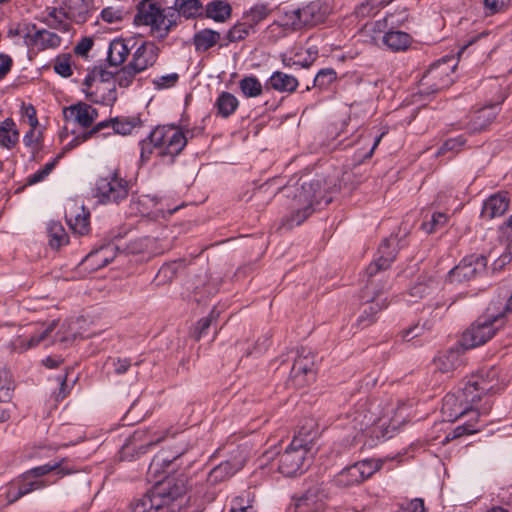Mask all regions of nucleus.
<instances>
[{"instance_id":"obj_1","label":"nucleus","mask_w":512,"mask_h":512,"mask_svg":"<svg viewBox=\"0 0 512 512\" xmlns=\"http://www.w3.org/2000/svg\"><path fill=\"white\" fill-rule=\"evenodd\" d=\"M321 185L318 180L302 184L289 185L282 189L287 198V209L289 213L284 218V224L288 228L300 225L314 212V205L320 194Z\"/></svg>"},{"instance_id":"obj_2","label":"nucleus","mask_w":512,"mask_h":512,"mask_svg":"<svg viewBox=\"0 0 512 512\" xmlns=\"http://www.w3.org/2000/svg\"><path fill=\"white\" fill-rule=\"evenodd\" d=\"M313 425V421H310L308 429L301 427L290 445L280 455L278 469L284 476H295L306 470L308 466L307 455L311 451L314 438L317 435Z\"/></svg>"},{"instance_id":"obj_3","label":"nucleus","mask_w":512,"mask_h":512,"mask_svg":"<svg viewBox=\"0 0 512 512\" xmlns=\"http://www.w3.org/2000/svg\"><path fill=\"white\" fill-rule=\"evenodd\" d=\"M187 144V136L175 125L158 126L140 141L141 159L146 160L156 150L159 155H178Z\"/></svg>"},{"instance_id":"obj_4","label":"nucleus","mask_w":512,"mask_h":512,"mask_svg":"<svg viewBox=\"0 0 512 512\" xmlns=\"http://www.w3.org/2000/svg\"><path fill=\"white\" fill-rule=\"evenodd\" d=\"M185 492L186 487L183 478L166 477L164 480H156V484L149 492L135 500L134 510L137 512L160 510L182 499Z\"/></svg>"},{"instance_id":"obj_5","label":"nucleus","mask_w":512,"mask_h":512,"mask_svg":"<svg viewBox=\"0 0 512 512\" xmlns=\"http://www.w3.org/2000/svg\"><path fill=\"white\" fill-rule=\"evenodd\" d=\"M496 371L490 370L483 374L472 375L458 395L459 408L456 417L463 416L469 411H473L478 401L488 393H494L498 390L496 385Z\"/></svg>"},{"instance_id":"obj_6","label":"nucleus","mask_w":512,"mask_h":512,"mask_svg":"<svg viewBox=\"0 0 512 512\" xmlns=\"http://www.w3.org/2000/svg\"><path fill=\"white\" fill-rule=\"evenodd\" d=\"M57 325L58 323L56 321H52L48 325L37 327L35 332L29 337H18L12 342V350L22 353L38 346L40 343H45V345L54 343L70 344L75 338L74 333L70 330V324L63 323L52 336Z\"/></svg>"},{"instance_id":"obj_7","label":"nucleus","mask_w":512,"mask_h":512,"mask_svg":"<svg viewBox=\"0 0 512 512\" xmlns=\"http://www.w3.org/2000/svg\"><path fill=\"white\" fill-rule=\"evenodd\" d=\"M133 22L136 26H150L151 31L157 37L164 38L176 25V15L170 11L164 13V10L153 0H141L137 4Z\"/></svg>"},{"instance_id":"obj_8","label":"nucleus","mask_w":512,"mask_h":512,"mask_svg":"<svg viewBox=\"0 0 512 512\" xmlns=\"http://www.w3.org/2000/svg\"><path fill=\"white\" fill-rule=\"evenodd\" d=\"M116 72L104 65L94 66L84 79L86 95L96 103L109 104L116 100L113 79Z\"/></svg>"},{"instance_id":"obj_9","label":"nucleus","mask_w":512,"mask_h":512,"mask_svg":"<svg viewBox=\"0 0 512 512\" xmlns=\"http://www.w3.org/2000/svg\"><path fill=\"white\" fill-rule=\"evenodd\" d=\"M492 312H495L493 301L487 309V315L479 318L463 333L460 345L464 349H472L483 345L494 336L497 330L494 324L503 316L492 317Z\"/></svg>"},{"instance_id":"obj_10","label":"nucleus","mask_w":512,"mask_h":512,"mask_svg":"<svg viewBox=\"0 0 512 512\" xmlns=\"http://www.w3.org/2000/svg\"><path fill=\"white\" fill-rule=\"evenodd\" d=\"M363 299L365 304L356 320V326L360 329L374 324L377 321L378 314L389 305L388 298L383 289H376L373 281L366 285Z\"/></svg>"},{"instance_id":"obj_11","label":"nucleus","mask_w":512,"mask_h":512,"mask_svg":"<svg viewBox=\"0 0 512 512\" xmlns=\"http://www.w3.org/2000/svg\"><path fill=\"white\" fill-rule=\"evenodd\" d=\"M92 192L99 203H118L125 199L128 194L127 182L119 178L116 172H112L106 176L100 177L96 181Z\"/></svg>"},{"instance_id":"obj_12","label":"nucleus","mask_w":512,"mask_h":512,"mask_svg":"<svg viewBox=\"0 0 512 512\" xmlns=\"http://www.w3.org/2000/svg\"><path fill=\"white\" fill-rule=\"evenodd\" d=\"M316 355L309 348L301 347L296 352L290 372V380L295 387L301 388L314 380Z\"/></svg>"},{"instance_id":"obj_13","label":"nucleus","mask_w":512,"mask_h":512,"mask_svg":"<svg viewBox=\"0 0 512 512\" xmlns=\"http://www.w3.org/2000/svg\"><path fill=\"white\" fill-rule=\"evenodd\" d=\"M382 464L378 460H363L347 468H344L336 476V483L342 487H350L362 483L371 477L381 468Z\"/></svg>"},{"instance_id":"obj_14","label":"nucleus","mask_w":512,"mask_h":512,"mask_svg":"<svg viewBox=\"0 0 512 512\" xmlns=\"http://www.w3.org/2000/svg\"><path fill=\"white\" fill-rule=\"evenodd\" d=\"M487 265V259L483 255H471L464 258L449 272L450 282H465L482 274Z\"/></svg>"},{"instance_id":"obj_15","label":"nucleus","mask_w":512,"mask_h":512,"mask_svg":"<svg viewBox=\"0 0 512 512\" xmlns=\"http://www.w3.org/2000/svg\"><path fill=\"white\" fill-rule=\"evenodd\" d=\"M397 238L390 236L385 239L378 249V258L372 261L366 268L369 277L376 276L380 271L386 270L396 257Z\"/></svg>"},{"instance_id":"obj_16","label":"nucleus","mask_w":512,"mask_h":512,"mask_svg":"<svg viewBox=\"0 0 512 512\" xmlns=\"http://www.w3.org/2000/svg\"><path fill=\"white\" fill-rule=\"evenodd\" d=\"M63 116L66 122L87 128L98 118V111L87 103L79 102L65 107L63 109Z\"/></svg>"},{"instance_id":"obj_17","label":"nucleus","mask_w":512,"mask_h":512,"mask_svg":"<svg viewBox=\"0 0 512 512\" xmlns=\"http://www.w3.org/2000/svg\"><path fill=\"white\" fill-rule=\"evenodd\" d=\"M119 246L114 243H108L95 250H92L81 262L84 270L89 272L96 271L109 264L115 257Z\"/></svg>"},{"instance_id":"obj_18","label":"nucleus","mask_w":512,"mask_h":512,"mask_svg":"<svg viewBox=\"0 0 512 512\" xmlns=\"http://www.w3.org/2000/svg\"><path fill=\"white\" fill-rule=\"evenodd\" d=\"M65 217L70 228L80 235H85L90 230V214L83 205L71 203L65 212Z\"/></svg>"},{"instance_id":"obj_19","label":"nucleus","mask_w":512,"mask_h":512,"mask_svg":"<svg viewBox=\"0 0 512 512\" xmlns=\"http://www.w3.org/2000/svg\"><path fill=\"white\" fill-rule=\"evenodd\" d=\"M128 57V44L124 38H115L110 42L107 52L108 70H113L118 74L125 73V68H120Z\"/></svg>"},{"instance_id":"obj_20","label":"nucleus","mask_w":512,"mask_h":512,"mask_svg":"<svg viewBox=\"0 0 512 512\" xmlns=\"http://www.w3.org/2000/svg\"><path fill=\"white\" fill-rule=\"evenodd\" d=\"M510 198L506 192H498L489 196L483 203L481 217L494 219L505 214L509 208Z\"/></svg>"},{"instance_id":"obj_21","label":"nucleus","mask_w":512,"mask_h":512,"mask_svg":"<svg viewBox=\"0 0 512 512\" xmlns=\"http://www.w3.org/2000/svg\"><path fill=\"white\" fill-rule=\"evenodd\" d=\"M156 47L153 43L144 42L134 52L133 60L130 62V73H139L153 65L156 61Z\"/></svg>"},{"instance_id":"obj_22","label":"nucleus","mask_w":512,"mask_h":512,"mask_svg":"<svg viewBox=\"0 0 512 512\" xmlns=\"http://www.w3.org/2000/svg\"><path fill=\"white\" fill-rule=\"evenodd\" d=\"M244 463L245 460L243 457L221 462L210 471L207 478L208 483L211 485H216L231 478L234 474L242 469Z\"/></svg>"},{"instance_id":"obj_23","label":"nucleus","mask_w":512,"mask_h":512,"mask_svg":"<svg viewBox=\"0 0 512 512\" xmlns=\"http://www.w3.org/2000/svg\"><path fill=\"white\" fill-rule=\"evenodd\" d=\"M109 126H112V130L115 134L123 136L128 134V127L126 123L120 122L119 119L116 117L110 120L101 121L97 123L94 127H92L90 130L82 133L81 135L76 136L71 142V145L77 146L92 138L94 135L98 134L100 131L108 128Z\"/></svg>"},{"instance_id":"obj_24","label":"nucleus","mask_w":512,"mask_h":512,"mask_svg":"<svg viewBox=\"0 0 512 512\" xmlns=\"http://www.w3.org/2000/svg\"><path fill=\"white\" fill-rule=\"evenodd\" d=\"M326 497L322 485H314L299 499L297 506L305 512H319L324 508Z\"/></svg>"},{"instance_id":"obj_25","label":"nucleus","mask_w":512,"mask_h":512,"mask_svg":"<svg viewBox=\"0 0 512 512\" xmlns=\"http://www.w3.org/2000/svg\"><path fill=\"white\" fill-rule=\"evenodd\" d=\"M61 38L54 32L48 30H35L34 32L28 31L25 35V43L38 50L47 48H56L60 45Z\"/></svg>"},{"instance_id":"obj_26","label":"nucleus","mask_w":512,"mask_h":512,"mask_svg":"<svg viewBox=\"0 0 512 512\" xmlns=\"http://www.w3.org/2000/svg\"><path fill=\"white\" fill-rule=\"evenodd\" d=\"M267 85L278 92L292 93L297 89L299 82L293 75L275 71L270 76Z\"/></svg>"},{"instance_id":"obj_27","label":"nucleus","mask_w":512,"mask_h":512,"mask_svg":"<svg viewBox=\"0 0 512 512\" xmlns=\"http://www.w3.org/2000/svg\"><path fill=\"white\" fill-rule=\"evenodd\" d=\"M20 133L12 118L0 122V145L8 150L13 149L19 142Z\"/></svg>"},{"instance_id":"obj_28","label":"nucleus","mask_w":512,"mask_h":512,"mask_svg":"<svg viewBox=\"0 0 512 512\" xmlns=\"http://www.w3.org/2000/svg\"><path fill=\"white\" fill-rule=\"evenodd\" d=\"M383 43L393 52L405 51L412 43V37L403 31L389 30L383 36Z\"/></svg>"},{"instance_id":"obj_29","label":"nucleus","mask_w":512,"mask_h":512,"mask_svg":"<svg viewBox=\"0 0 512 512\" xmlns=\"http://www.w3.org/2000/svg\"><path fill=\"white\" fill-rule=\"evenodd\" d=\"M92 0H64L65 17L83 22L91 9Z\"/></svg>"},{"instance_id":"obj_30","label":"nucleus","mask_w":512,"mask_h":512,"mask_svg":"<svg viewBox=\"0 0 512 512\" xmlns=\"http://www.w3.org/2000/svg\"><path fill=\"white\" fill-rule=\"evenodd\" d=\"M328 7L319 1L311 2L302 8V20L306 26H313L325 20Z\"/></svg>"},{"instance_id":"obj_31","label":"nucleus","mask_w":512,"mask_h":512,"mask_svg":"<svg viewBox=\"0 0 512 512\" xmlns=\"http://www.w3.org/2000/svg\"><path fill=\"white\" fill-rule=\"evenodd\" d=\"M460 363V352L458 348H450L440 352L434 358L435 369L447 373L455 369Z\"/></svg>"},{"instance_id":"obj_32","label":"nucleus","mask_w":512,"mask_h":512,"mask_svg":"<svg viewBox=\"0 0 512 512\" xmlns=\"http://www.w3.org/2000/svg\"><path fill=\"white\" fill-rule=\"evenodd\" d=\"M64 462H66L65 458H62L60 461H56L53 463H47L38 467H34L27 471L34 479H39L40 477L49 474L52 471H56L60 478L77 472L74 468H69L64 466Z\"/></svg>"},{"instance_id":"obj_33","label":"nucleus","mask_w":512,"mask_h":512,"mask_svg":"<svg viewBox=\"0 0 512 512\" xmlns=\"http://www.w3.org/2000/svg\"><path fill=\"white\" fill-rule=\"evenodd\" d=\"M220 33L212 29H202L193 36V44L197 52H205L220 41Z\"/></svg>"},{"instance_id":"obj_34","label":"nucleus","mask_w":512,"mask_h":512,"mask_svg":"<svg viewBox=\"0 0 512 512\" xmlns=\"http://www.w3.org/2000/svg\"><path fill=\"white\" fill-rule=\"evenodd\" d=\"M498 113L497 105H489L480 109L474 116L470 129L479 132L487 128L496 118Z\"/></svg>"},{"instance_id":"obj_35","label":"nucleus","mask_w":512,"mask_h":512,"mask_svg":"<svg viewBox=\"0 0 512 512\" xmlns=\"http://www.w3.org/2000/svg\"><path fill=\"white\" fill-rule=\"evenodd\" d=\"M175 15L183 16L187 19L202 15L203 5L200 0H175Z\"/></svg>"},{"instance_id":"obj_36","label":"nucleus","mask_w":512,"mask_h":512,"mask_svg":"<svg viewBox=\"0 0 512 512\" xmlns=\"http://www.w3.org/2000/svg\"><path fill=\"white\" fill-rule=\"evenodd\" d=\"M238 99L229 92H222L216 99L214 107L217 110V115L227 118L232 115L238 108Z\"/></svg>"},{"instance_id":"obj_37","label":"nucleus","mask_w":512,"mask_h":512,"mask_svg":"<svg viewBox=\"0 0 512 512\" xmlns=\"http://www.w3.org/2000/svg\"><path fill=\"white\" fill-rule=\"evenodd\" d=\"M179 454L174 455L172 457L167 455L166 451H161L157 453L152 459L148 473L157 477L160 473H165L166 469L173 463L174 460L178 458Z\"/></svg>"},{"instance_id":"obj_38","label":"nucleus","mask_w":512,"mask_h":512,"mask_svg":"<svg viewBox=\"0 0 512 512\" xmlns=\"http://www.w3.org/2000/svg\"><path fill=\"white\" fill-rule=\"evenodd\" d=\"M205 13L208 18L224 22L231 15V6L224 1H213L206 6Z\"/></svg>"},{"instance_id":"obj_39","label":"nucleus","mask_w":512,"mask_h":512,"mask_svg":"<svg viewBox=\"0 0 512 512\" xmlns=\"http://www.w3.org/2000/svg\"><path fill=\"white\" fill-rule=\"evenodd\" d=\"M448 70H449V68L446 67L445 63L438 64L429 70L428 75L425 78L441 80V82L433 84V91H439V90L446 88L450 85V83L452 82V79L448 74Z\"/></svg>"},{"instance_id":"obj_40","label":"nucleus","mask_w":512,"mask_h":512,"mask_svg":"<svg viewBox=\"0 0 512 512\" xmlns=\"http://www.w3.org/2000/svg\"><path fill=\"white\" fill-rule=\"evenodd\" d=\"M253 502L254 495L249 491H244L232 499L229 512H255Z\"/></svg>"},{"instance_id":"obj_41","label":"nucleus","mask_w":512,"mask_h":512,"mask_svg":"<svg viewBox=\"0 0 512 512\" xmlns=\"http://www.w3.org/2000/svg\"><path fill=\"white\" fill-rule=\"evenodd\" d=\"M239 88L247 98H255L262 94L263 86L255 76L244 77L239 81Z\"/></svg>"},{"instance_id":"obj_42","label":"nucleus","mask_w":512,"mask_h":512,"mask_svg":"<svg viewBox=\"0 0 512 512\" xmlns=\"http://www.w3.org/2000/svg\"><path fill=\"white\" fill-rule=\"evenodd\" d=\"M493 306L495 312H492V317L505 316L512 312V292H500L497 298L493 299Z\"/></svg>"},{"instance_id":"obj_43","label":"nucleus","mask_w":512,"mask_h":512,"mask_svg":"<svg viewBox=\"0 0 512 512\" xmlns=\"http://www.w3.org/2000/svg\"><path fill=\"white\" fill-rule=\"evenodd\" d=\"M49 243L53 248H59L68 241L63 226L58 222H51L48 226Z\"/></svg>"},{"instance_id":"obj_44","label":"nucleus","mask_w":512,"mask_h":512,"mask_svg":"<svg viewBox=\"0 0 512 512\" xmlns=\"http://www.w3.org/2000/svg\"><path fill=\"white\" fill-rule=\"evenodd\" d=\"M16 480L20 486V490L23 492V495H27L28 493L47 486V483L44 480L34 479L28 472L23 473Z\"/></svg>"},{"instance_id":"obj_45","label":"nucleus","mask_w":512,"mask_h":512,"mask_svg":"<svg viewBox=\"0 0 512 512\" xmlns=\"http://www.w3.org/2000/svg\"><path fill=\"white\" fill-rule=\"evenodd\" d=\"M270 7L268 2H261L253 7L250 8L247 16L249 19H247V22L252 24L254 27L256 24L267 18V16L270 14Z\"/></svg>"},{"instance_id":"obj_46","label":"nucleus","mask_w":512,"mask_h":512,"mask_svg":"<svg viewBox=\"0 0 512 512\" xmlns=\"http://www.w3.org/2000/svg\"><path fill=\"white\" fill-rule=\"evenodd\" d=\"M254 27L249 22L235 24L227 33V38L230 42H236L245 39Z\"/></svg>"},{"instance_id":"obj_47","label":"nucleus","mask_w":512,"mask_h":512,"mask_svg":"<svg viewBox=\"0 0 512 512\" xmlns=\"http://www.w3.org/2000/svg\"><path fill=\"white\" fill-rule=\"evenodd\" d=\"M375 422L372 415H368L363 411H357L351 419V426L357 432H363Z\"/></svg>"},{"instance_id":"obj_48","label":"nucleus","mask_w":512,"mask_h":512,"mask_svg":"<svg viewBox=\"0 0 512 512\" xmlns=\"http://www.w3.org/2000/svg\"><path fill=\"white\" fill-rule=\"evenodd\" d=\"M477 431H479V429L476 427L474 423H464L463 425L457 426L455 429H453L452 432L447 433L444 439L441 440V443L446 444L453 439L459 438L463 435L473 434Z\"/></svg>"},{"instance_id":"obj_49","label":"nucleus","mask_w":512,"mask_h":512,"mask_svg":"<svg viewBox=\"0 0 512 512\" xmlns=\"http://www.w3.org/2000/svg\"><path fill=\"white\" fill-rule=\"evenodd\" d=\"M12 381L10 372L5 369H0V402H6L11 398Z\"/></svg>"},{"instance_id":"obj_50","label":"nucleus","mask_w":512,"mask_h":512,"mask_svg":"<svg viewBox=\"0 0 512 512\" xmlns=\"http://www.w3.org/2000/svg\"><path fill=\"white\" fill-rule=\"evenodd\" d=\"M447 221L448 216L445 213L437 212L432 215L430 221H426L422 224V229L426 233L431 234L444 227Z\"/></svg>"},{"instance_id":"obj_51","label":"nucleus","mask_w":512,"mask_h":512,"mask_svg":"<svg viewBox=\"0 0 512 512\" xmlns=\"http://www.w3.org/2000/svg\"><path fill=\"white\" fill-rule=\"evenodd\" d=\"M336 77L337 74L334 69H321L314 78V86L325 89L336 80Z\"/></svg>"},{"instance_id":"obj_52","label":"nucleus","mask_w":512,"mask_h":512,"mask_svg":"<svg viewBox=\"0 0 512 512\" xmlns=\"http://www.w3.org/2000/svg\"><path fill=\"white\" fill-rule=\"evenodd\" d=\"M283 24L293 29H300L306 24L302 20V8L292 9L285 12Z\"/></svg>"},{"instance_id":"obj_53","label":"nucleus","mask_w":512,"mask_h":512,"mask_svg":"<svg viewBox=\"0 0 512 512\" xmlns=\"http://www.w3.org/2000/svg\"><path fill=\"white\" fill-rule=\"evenodd\" d=\"M54 71L62 77L71 76V56L68 54L58 56L54 62Z\"/></svg>"},{"instance_id":"obj_54","label":"nucleus","mask_w":512,"mask_h":512,"mask_svg":"<svg viewBox=\"0 0 512 512\" xmlns=\"http://www.w3.org/2000/svg\"><path fill=\"white\" fill-rule=\"evenodd\" d=\"M503 233L506 236V242H507V255H502L496 262L495 265H498L501 267L506 262L510 261V256L512 255V218L509 219L506 226L503 228Z\"/></svg>"},{"instance_id":"obj_55","label":"nucleus","mask_w":512,"mask_h":512,"mask_svg":"<svg viewBox=\"0 0 512 512\" xmlns=\"http://www.w3.org/2000/svg\"><path fill=\"white\" fill-rule=\"evenodd\" d=\"M20 114L23 122L27 123L30 127H38L39 121L37 119L36 109L32 104L22 103Z\"/></svg>"},{"instance_id":"obj_56","label":"nucleus","mask_w":512,"mask_h":512,"mask_svg":"<svg viewBox=\"0 0 512 512\" xmlns=\"http://www.w3.org/2000/svg\"><path fill=\"white\" fill-rule=\"evenodd\" d=\"M37 127H30V129L23 136V143L26 147L35 151L41 142V132L36 130Z\"/></svg>"},{"instance_id":"obj_57","label":"nucleus","mask_w":512,"mask_h":512,"mask_svg":"<svg viewBox=\"0 0 512 512\" xmlns=\"http://www.w3.org/2000/svg\"><path fill=\"white\" fill-rule=\"evenodd\" d=\"M54 167H55V162H49V163L45 164V166L42 169L38 170L37 172H35L27 177L26 184L34 185V184H37V183L43 181L52 172Z\"/></svg>"},{"instance_id":"obj_58","label":"nucleus","mask_w":512,"mask_h":512,"mask_svg":"<svg viewBox=\"0 0 512 512\" xmlns=\"http://www.w3.org/2000/svg\"><path fill=\"white\" fill-rule=\"evenodd\" d=\"M434 282L428 283H417L414 286H412L409 290V295L412 298V300H416L417 298H422L425 295H428L432 288H433Z\"/></svg>"},{"instance_id":"obj_59","label":"nucleus","mask_w":512,"mask_h":512,"mask_svg":"<svg viewBox=\"0 0 512 512\" xmlns=\"http://www.w3.org/2000/svg\"><path fill=\"white\" fill-rule=\"evenodd\" d=\"M93 39L90 37L82 38L74 47V53L82 58H87L89 51L93 47Z\"/></svg>"},{"instance_id":"obj_60","label":"nucleus","mask_w":512,"mask_h":512,"mask_svg":"<svg viewBox=\"0 0 512 512\" xmlns=\"http://www.w3.org/2000/svg\"><path fill=\"white\" fill-rule=\"evenodd\" d=\"M101 16L102 19L108 23H116L124 18V13L119 9L108 7L102 10Z\"/></svg>"},{"instance_id":"obj_61","label":"nucleus","mask_w":512,"mask_h":512,"mask_svg":"<svg viewBox=\"0 0 512 512\" xmlns=\"http://www.w3.org/2000/svg\"><path fill=\"white\" fill-rule=\"evenodd\" d=\"M23 495V492L20 490V486L17 482V480L11 482L7 487L6 492V498L9 503H13L17 501L19 498H21Z\"/></svg>"},{"instance_id":"obj_62","label":"nucleus","mask_w":512,"mask_h":512,"mask_svg":"<svg viewBox=\"0 0 512 512\" xmlns=\"http://www.w3.org/2000/svg\"><path fill=\"white\" fill-rule=\"evenodd\" d=\"M510 0H484L485 8L489 14H494L502 11L509 4Z\"/></svg>"},{"instance_id":"obj_63","label":"nucleus","mask_w":512,"mask_h":512,"mask_svg":"<svg viewBox=\"0 0 512 512\" xmlns=\"http://www.w3.org/2000/svg\"><path fill=\"white\" fill-rule=\"evenodd\" d=\"M465 144V139L463 136H459L457 138H451L445 141L439 153L443 151H458L460 147Z\"/></svg>"},{"instance_id":"obj_64","label":"nucleus","mask_w":512,"mask_h":512,"mask_svg":"<svg viewBox=\"0 0 512 512\" xmlns=\"http://www.w3.org/2000/svg\"><path fill=\"white\" fill-rule=\"evenodd\" d=\"M403 510L404 512H425L424 502L419 498L413 499L405 505Z\"/></svg>"}]
</instances>
